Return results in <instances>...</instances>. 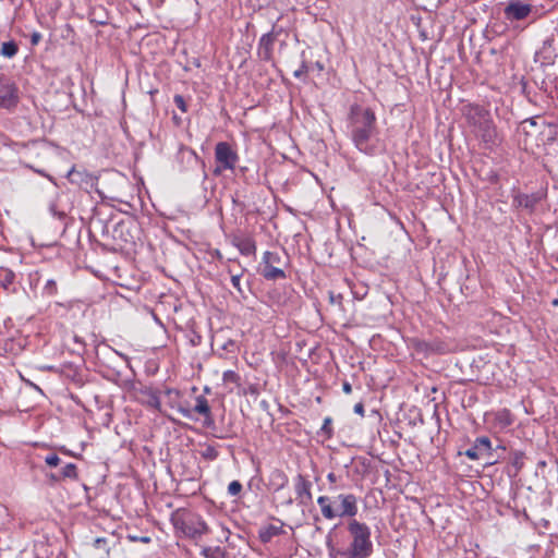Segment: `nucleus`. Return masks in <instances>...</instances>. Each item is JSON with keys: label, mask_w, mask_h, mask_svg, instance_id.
<instances>
[{"label": "nucleus", "mask_w": 558, "mask_h": 558, "mask_svg": "<svg viewBox=\"0 0 558 558\" xmlns=\"http://www.w3.org/2000/svg\"><path fill=\"white\" fill-rule=\"evenodd\" d=\"M349 128L354 146L366 155L376 154L372 138L376 134V116L371 108L352 106L349 117Z\"/></svg>", "instance_id": "f257e3e1"}, {"label": "nucleus", "mask_w": 558, "mask_h": 558, "mask_svg": "<svg viewBox=\"0 0 558 558\" xmlns=\"http://www.w3.org/2000/svg\"><path fill=\"white\" fill-rule=\"evenodd\" d=\"M463 116L472 133L480 138L486 147L490 148L500 143L492 114L485 107L469 104L463 107Z\"/></svg>", "instance_id": "f03ea898"}, {"label": "nucleus", "mask_w": 558, "mask_h": 558, "mask_svg": "<svg viewBox=\"0 0 558 558\" xmlns=\"http://www.w3.org/2000/svg\"><path fill=\"white\" fill-rule=\"evenodd\" d=\"M317 505L320 508L323 518L329 521L337 518H349L352 520L359 512L357 497L351 493H341L332 497L319 496Z\"/></svg>", "instance_id": "7ed1b4c3"}, {"label": "nucleus", "mask_w": 558, "mask_h": 558, "mask_svg": "<svg viewBox=\"0 0 558 558\" xmlns=\"http://www.w3.org/2000/svg\"><path fill=\"white\" fill-rule=\"evenodd\" d=\"M347 530L352 541L349 547L339 554L345 558H369L374 551L369 526L352 519L348 522Z\"/></svg>", "instance_id": "20e7f679"}, {"label": "nucleus", "mask_w": 558, "mask_h": 558, "mask_svg": "<svg viewBox=\"0 0 558 558\" xmlns=\"http://www.w3.org/2000/svg\"><path fill=\"white\" fill-rule=\"evenodd\" d=\"M170 520L175 533L186 538L198 539L210 531L202 515L186 509H178Z\"/></svg>", "instance_id": "39448f33"}, {"label": "nucleus", "mask_w": 558, "mask_h": 558, "mask_svg": "<svg viewBox=\"0 0 558 558\" xmlns=\"http://www.w3.org/2000/svg\"><path fill=\"white\" fill-rule=\"evenodd\" d=\"M286 265L287 263L279 252L266 251L263 254L258 271L268 281L286 279L287 275L283 269Z\"/></svg>", "instance_id": "423d86ee"}, {"label": "nucleus", "mask_w": 558, "mask_h": 558, "mask_svg": "<svg viewBox=\"0 0 558 558\" xmlns=\"http://www.w3.org/2000/svg\"><path fill=\"white\" fill-rule=\"evenodd\" d=\"M240 157L228 142H218L215 146L216 167L215 175H220L226 170H234Z\"/></svg>", "instance_id": "0eeeda50"}, {"label": "nucleus", "mask_w": 558, "mask_h": 558, "mask_svg": "<svg viewBox=\"0 0 558 558\" xmlns=\"http://www.w3.org/2000/svg\"><path fill=\"white\" fill-rule=\"evenodd\" d=\"M178 411L185 418H193V413H197L204 417V423L206 426H210L214 424L210 405L208 403V400L204 396L196 397L195 405L193 409H191L186 403L179 404Z\"/></svg>", "instance_id": "6e6552de"}, {"label": "nucleus", "mask_w": 558, "mask_h": 558, "mask_svg": "<svg viewBox=\"0 0 558 558\" xmlns=\"http://www.w3.org/2000/svg\"><path fill=\"white\" fill-rule=\"evenodd\" d=\"M493 452L492 441L488 437L482 436L475 439L474 444L464 451L471 460H478L483 457H490Z\"/></svg>", "instance_id": "1a4fd4ad"}, {"label": "nucleus", "mask_w": 558, "mask_h": 558, "mask_svg": "<svg viewBox=\"0 0 558 558\" xmlns=\"http://www.w3.org/2000/svg\"><path fill=\"white\" fill-rule=\"evenodd\" d=\"M532 12V5L523 3L520 0L510 1L504 10L505 17L508 21H521Z\"/></svg>", "instance_id": "9d476101"}, {"label": "nucleus", "mask_w": 558, "mask_h": 558, "mask_svg": "<svg viewBox=\"0 0 558 558\" xmlns=\"http://www.w3.org/2000/svg\"><path fill=\"white\" fill-rule=\"evenodd\" d=\"M19 89L14 83H5L0 86V107L13 109L19 104Z\"/></svg>", "instance_id": "9b49d317"}, {"label": "nucleus", "mask_w": 558, "mask_h": 558, "mask_svg": "<svg viewBox=\"0 0 558 558\" xmlns=\"http://www.w3.org/2000/svg\"><path fill=\"white\" fill-rule=\"evenodd\" d=\"M68 179L72 184L78 185L81 189L89 192L97 184V177L86 172L72 169L68 173Z\"/></svg>", "instance_id": "f8f14e48"}, {"label": "nucleus", "mask_w": 558, "mask_h": 558, "mask_svg": "<svg viewBox=\"0 0 558 558\" xmlns=\"http://www.w3.org/2000/svg\"><path fill=\"white\" fill-rule=\"evenodd\" d=\"M231 243L244 256H252L256 254V242L252 235L248 234H233Z\"/></svg>", "instance_id": "ddd939ff"}, {"label": "nucleus", "mask_w": 558, "mask_h": 558, "mask_svg": "<svg viewBox=\"0 0 558 558\" xmlns=\"http://www.w3.org/2000/svg\"><path fill=\"white\" fill-rule=\"evenodd\" d=\"M312 483L302 474L294 478V490L300 505H307L312 500Z\"/></svg>", "instance_id": "4468645a"}, {"label": "nucleus", "mask_w": 558, "mask_h": 558, "mask_svg": "<svg viewBox=\"0 0 558 558\" xmlns=\"http://www.w3.org/2000/svg\"><path fill=\"white\" fill-rule=\"evenodd\" d=\"M0 288L8 294L17 293L20 284L13 270L5 267L0 268Z\"/></svg>", "instance_id": "2eb2a0df"}, {"label": "nucleus", "mask_w": 558, "mask_h": 558, "mask_svg": "<svg viewBox=\"0 0 558 558\" xmlns=\"http://www.w3.org/2000/svg\"><path fill=\"white\" fill-rule=\"evenodd\" d=\"M274 34L275 32H268L259 38L257 56L263 61H270L272 59L274 44L276 41Z\"/></svg>", "instance_id": "dca6fc26"}, {"label": "nucleus", "mask_w": 558, "mask_h": 558, "mask_svg": "<svg viewBox=\"0 0 558 558\" xmlns=\"http://www.w3.org/2000/svg\"><path fill=\"white\" fill-rule=\"evenodd\" d=\"M542 199L541 193H532V194H518L513 197V204L518 207H522L530 213L534 211L537 204Z\"/></svg>", "instance_id": "f3484780"}, {"label": "nucleus", "mask_w": 558, "mask_h": 558, "mask_svg": "<svg viewBox=\"0 0 558 558\" xmlns=\"http://www.w3.org/2000/svg\"><path fill=\"white\" fill-rule=\"evenodd\" d=\"M288 484L287 474L280 469H274L268 476V486L275 493L283 489Z\"/></svg>", "instance_id": "a211bd4d"}, {"label": "nucleus", "mask_w": 558, "mask_h": 558, "mask_svg": "<svg viewBox=\"0 0 558 558\" xmlns=\"http://www.w3.org/2000/svg\"><path fill=\"white\" fill-rule=\"evenodd\" d=\"M280 525L268 524L259 529L258 538L263 544L269 543L275 536H279L284 533L283 522L279 521Z\"/></svg>", "instance_id": "6ab92c4d"}, {"label": "nucleus", "mask_w": 558, "mask_h": 558, "mask_svg": "<svg viewBox=\"0 0 558 558\" xmlns=\"http://www.w3.org/2000/svg\"><path fill=\"white\" fill-rule=\"evenodd\" d=\"M514 423V415L508 409H501L494 414V424L499 429H506Z\"/></svg>", "instance_id": "aec40b11"}, {"label": "nucleus", "mask_w": 558, "mask_h": 558, "mask_svg": "<svg viewBox=\"0 0 558 558\" xmlns=\"http://www.w3.org/2000/svg\"><path fill=\"white\" fill-rule=\"evenodd\" d=\"M143 395L146 397V399L144 400V403L147 407L155 409L157 411L161 410L160 398L156 390L149 388V389L144 390Z\"/></svg>", "instance_id": "412c9836"}, {"label": "nucleus", "mask_w": 558, "mask_h": 558, "mask_svg": "<svg viewBox=\"0 0 558 558\" xmlns=\"http://www.w3.org/2000/svg\"><path fill=\"white\" fill-rule=\"evenodd\" d=\"M201 555L204 558H226V550L220 546L203 547Z\"/></svg>", "instance_id": "4be33fe9"}, {"label": "nucleus", "mask_w": 558, "mask_h": 558, "mask_svg": "<svg viewBox=\"0 0 558 558\" xmlns=\"http://www.w3.org/2000/svg\"><path fill=\"white\" fill-rule=\"evenodd\" d=\"M19 52V46L14 40L5 41L1 46L0 53L5 58H13Z\"/></svg>", "instance_id": "5701e85b"}, {"label": "nucleus", "mask_w": 558, "mask_h": 558, "mask_svg": "<svg viewBox=\"0 0 558 558\" xmlns=\"http://www.w3.org/2000/svg\"><path fill=\"white\" fill-rule=\"evenodd\" d=\"M61 474V477L63 480L70 478V480H77V468L74 463H66L62 466V469L59 472Z\"/></svg>", "instance_id": "b1692460"}, {"label": "nucleus", "mask_w": 558, "mask_h": 558, "mask_svg": "<svg viewBox=\"0 0 558 558\" xmlns=\"http://www.w3.org/2000/svg\"><path fill=\"white\" fill-rule=\"evenodd\" d=\"M58 293V283L54 279H47L43 290L41 295L45 298L54 296Z\"/></svg>", "instance_id": "393cba45"}, {"label": "nucleus", "mask_w": 558, "mask_h": 558, "mask_svg": "<svg viewBox=\"0 0 558 558\" xmlns=\"http://www.w3.org/2000/svg\"><path fill=\"white\" fill-rule=\"evenodd\" d=\"M510 462L515 471L519 472L524 464V453L520 450H514L510 453Z\"/></svg>", "instance_id": "a878e982"}, {"label": "nucleus", "mask_w": 558, "mask_h": 558, "mask_svg": "<svg viewBox=\"0 0 558 558\" xmlns=\"http://www.w3.org/2000/svg\"><path fill=\"white\" fill-rule=\"evenodd\" d=\"M219 452L215 446L207 445L205 448L201 451V457L208 461H214L218 458Z\"/></svg>", "instance_id": "bb28decb"}, {"label": "nucleus", "mask_w": 558, "mask_h": 558, "mask_svg": "<svg viewBox=\"0 0 558 558\" xmlns=\"http://www.w3.org/2000/svg\"><path fill=\"white\" fill-rule=\"evenodd\" d=\"M222 380L225 385L233 384L235 386H240L241 377L233 371H226L222 375Z\"/></svg>", "instance_id": "cd10ccee"}, {"label": "nucleus", "mask_w": 558, "mask_h": 558, "mask_svg": "<svg viewBox=\"0 0 558 558\" xmlns=\"http://www.w3.org/2000/svg\"><path fill=\"white\" fill-rule=\"evenodd\" d=\"M166 396L169 399V403L172 408H177L179 404H183L182 402H179L178 399L180 398V391L178 389L168 388L165 391Z\"/></svg>", "instance_id": "c85d7f7f"}, {"label": "nucleus", "mask_w": 558, "mask_h": 558, "mask_svg": "<svg viewBox=\"0 0 558 558\" xmlns=\"http://www.w3.org/2000/svg\"><path fill=\"white\" fill-rule=\"evenodd\" d=\"M244 359L248 365L257 367L259 363V352L258 351H244Z\"/></svg>", "instance_id": "c756f323"}, {"label": "nucleus", "mask_w": 558, "mask_h": 558, "mask_svg": "<svg viewBox=\"0 0 558 558\" xmlns=\"http://www.w3.org/2000/svg\"><path fill=\"white\" fill-rule=\"evenodd\" d=\"M332 418L327 416L324 420V423L320 427V434L324 435L326 438H330L332 436Z\"/></svg>", "instance_id": "7c9ffc66"}, {"label": "nucleus", "mask_w": 558, "mask_h": 558, "mask_svg": "<svg viewBox=\"0 0 558 558\" xmlns=\"http://www.w3.org/2000/svg\"><path fill=\"white\" fill-rule=\"evenodd\" d=\"M93 546L96 549L102 550L107 555L110 551V547L108 546V539L106 537H97L94 539Z\"/></svg>", "instance_id": "2f4dec72"}, {"label": "nucleus", "mask_w": 558, "mask_h": 558, "mask_svg": "<svg viewBox=\"0 0 558 558\" xmlns=\"http://www.w3.org/2000/svg\"><path fill=\"white\" fill-rule=\"evenodd\" d=\"M342 294L335 293L332 291L329 292V302L332 306L338 307L339 310L342 308Z\"/></svg>", "instance_id": "473e14b6"}, {"label": "nucleus", "mask_w": 558, "mask_h": 558, "mask_svg": "<svg viewBox=\"0 0 558 558\" xmlns=\"http://www.w3.org/2000/svg\"><path fill=\"white\" fill-rule=\"evenodd\" d=\"M45 462L50 468H57L61 463V459L57 453H49L45 457Z\"/></svg>", "instance_id": "72a5a7b5"}, {"label": "nucleus", "mask_w": 558, "mask_h": 558, "mask_svg": "<svg viewBox=\"0 0 558 558\" xmlns=\"http://www.w3.org/2000/svg\"><path fill=\"white\" fill-rule=\"evenodd\" d=\"M242 490V484L239 481H232L228 485V494L230 496H238Z\"/></svg>", "instance_id": "f704fd0d"}, {"label": "nucleus", "mask_w": 558, "mask_h": 558, "mask_svg": "<svg viewBox=\"0 0 558 558\" xmlns=\"http://www.w3.org/2000/svg\"><path fill=\"white\" fill-rule=\"evenodd\" d=\"M187 155H189V160H194L196 163L201 165V167L203 169V173H204V179H206L207 178V173L205 171V162H204V160H202L194 150H187Z\"/></svg>", "instance_id": "c9c22d12"}, {"label": "nucleus", "mask_w": 558, "mask_h": 558, "mask_svg": "<svg viewBox=\"0 0 558 558\" xmlns=\"http://www.w3.org/2000/svg\"><path fill=\"white\" fill-rule=\"evenodd\" d=\"M536 126H537V120H536V118L525 119V120L521 123V129H522V131H524L525 133H529V132H530V129H533V128H536Z\"/></svg>", "instance_id": "e433bc0d"}, {"label": "nucleus", "mask_w": 558, "mask_h": 558, "mask_svg": "<svg viewBox=\"0 0 558 558\" xmlns=\"http://www.w3.org/2000/svg\"><path fill=\"white\" fill-rule=\"evenodd\" d=\"M241 277H242V272L240 274H235V275H231V283L232 286L234 287V289H236V291L240 293V294H243V290H242V287H241Z\"/></svg>", "instance_id": "4c0bfd02"}, {"label": "nucleus", "mask_w": 558, "mask_h": 558, "mask_svg": "<svg viewBox=\"0 0 558 558\" xmlns=\"http://www.w3.org/2000/svg\"><path fill=\"white\" fill-rule=\"evenodd\" d=\"M308 71V66L305 61H303L298 70L293 72V76L296 78L303 77Z\"/></svg>", "instance_id": "58836bf2"}, {"label": "nucleus", "mask_w": 558, "mask_h": 558, "mask_svg": "<svg viewBox=\"0 0 558 558\" xmlns=\"http://www.w3.org/2000/svg\"><path fill=\"white\" fill-rule=\"evenodd\" d=\"M173 101L175 104V106L183 112H185L187 110V107H186V102L183 98V96L181 95H175L174 98H173Z\"/></svg>", "instance_id": "ea45409f"}, {"label": "nucleus", "mask_w": 558, "mask_h": 558, "mask_svg": "<svg viewBox=\"0 0 558 558\" xmlns=\"http://www.w3.org/2000/svg\"><path fill=\"white\" fill-rule=\"evenodd\" d=\"M271 356H272V360L275 362H284L286 359H287V354H286V351H281V350H278V351H271L270 352Z\"/></svg>", "instance_id": "a19ab883"}, {"label": "nucleus", "mask_w": 558, "mask_h": 558, "mask_svg": "<svg viewBox=\"0 0 558 558\" xmlns=\"http://www.w3.org/2000/svg\"><path fill=\"white\" fill-rule=\"evenodd\" d=\"M49 211L53 217H58L59 219H62L65 216L63 211H59L57 209V205L54 203H50Z\"/></svg>", "instance_id": "79ce46f5"}, {"label": "nucleus", "mask_w": 558, "mask_h": 558, "mask_svg": "<svg viewBox=\"0 0 558 558\" xmlns=\"http://www.w3.org/2000/svg\"><path fill=\"white\" fill-rule=\"evenodd\" d=\"M43 36L39 32H34L32 35H31V44L33 46H36L40 43Z\"/></svg>", "instance_id": "37998d69"}, {"label": "nucleus", "mask_w": 558, "mask_h": 558, "mask_svg": "<svg viewBox=\"0 0 558 558\" xmlns=\"http://www.w3.org/2000/svg\"><path fill=\"white\" fill-rule=\"evenodd\" d=\"M47 477L49 478V482L50 483H59L61 481H63V478L61 477V474L58 472V473H50L47 475Z\"/></svg>", "instance_id": "c03bdc74"}, {"label": "nucleus", "mask_w": 558, "mask_h": 558, "mask_svg": "<svg viewBox=\"0 0 558 558\" xmlns=\"http://www.w3.org/2000/svg\"><path fill=\"white\" fill-rule=\"evenodd\" d=\"M354 412L361 416H364V404L359 402L354 405Z\"/></svg>", "instance_id": "a18cd8bd"}, {"label": "nucleus", "mask_w": 558, "mask_h": 558, "mask_svg": "<svg viewBox=\"0 0 558 558\" xmlns=\"http://www.w3.org/2000/svg\"><path fill=\"white\" fill-rule=\"evenodd\" d=\"M342 390H343L344 393H348V395L351 393L352 392L351 384L349 381H344L342 384Z\"/></svg>", "instance_id": "49530a36"}, {"label": "nucleus", "mask_w": 558, "mask_h": 558, "mask_svg": "<svg viewBox=\"0 0 558 558\" xmlns=\"http://www.w3.org/2000/svg\"><path fill=\"white\" fill-rule=\"evenodd\" d=\"M130 538L132 541H141L142 543H149L150 542V537H148V536H143V537L130 536Z\"/></svg>", "instance_id": "de8ad7c7"}, {"label": "nucleus", "mask_w": 558, "mask_h": 558, "mask_svg": "<svg viewBox=\"0 0 558 558\" xmlns=\"http://www.w3.org/2000/svg\"><path fill=\"white\" fill-rule=\"evenodd\" d=\"M270 32H275L274 39L276 40L277 37L281 34L282 29L278 28L276 25H274Z\"/></svg>", "instance_id": "09e8293b"}, {"label": "nucleus", "mask_w": 558, "mask_h": 558, "mask_svg": "<svg viewBox=\"0 0 558 558\" xmlns=\"http://www.w3.org/2000/svg\"><path fill=\"white\" fill-rule=\"evenodd\" d=\"M38 280H39L38 272H35V275H31V286H33L34 283H37Z\"/></svg>", "instance_id": "8fccbe9b"}, {"label": "nucleus", "mask_w": 558, "mask_h": 558, "mask_svg": "<svg viewBox=\"0 0 558 558\" xmlns=\"http://www.w3.org/2000/svg\"><path fill=\"white\" fill-rule=\"evenodd\" d=\"M327 480L330 482V483H336L337 482V476L335 473L330 472L328 473L327 475Z\"/></svg>", "instance_id": "3c124183"}, {"label": "nucleus", "mask_w": 558, "mask_h": 558, "mask_svg": "<svg viewBox=\"0 0 558 558\" xmlns=\"http://www.w3.org/2000/svg\"><path fill=\"white\" fill-rule=\"evenodd\" d=\"M293 504V499L290 497L287 499L286 505L291 506Z\"/></svg>", "instance_id": "603ef678"}, {"label": "nucleus", "mask_w": 558, "mask_h": 558, "mask_svg": "<svg viewBox=\"0 0 558 558\" xmlns=\"http://www.w3.org/2000/svg\"><path fill=\"white\" fill-rule=\"evenodd\" d=\"M204 392H205V393H209V392H210V388L206 386V387L204 388Z\"/></svg>", "instance_id": "864d4df0"}, {"label": "nucleus", "mask_w": 558, "mask_h": 558, "mask_svg": "<svg viewBox=\"0 0 558 558\" xmlns=\"http://www.w3.org/2000/svg\"><path fill=\"white\" fill-rule=\"evenodd\" d=\"M114 353H117L119 356H123L118 350H114Z\"/></svg>", "instance_id": "5fc2aeb1"}]
</instances>
